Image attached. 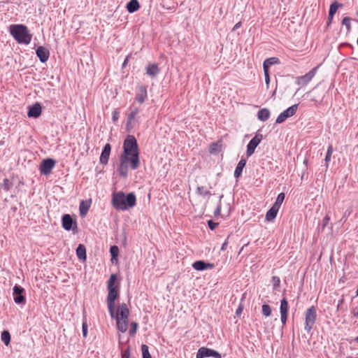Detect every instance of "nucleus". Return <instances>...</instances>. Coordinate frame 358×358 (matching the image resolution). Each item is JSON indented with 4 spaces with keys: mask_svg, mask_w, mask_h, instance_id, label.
I'll list each match as a JSON object with an SVG mask.
<instances>
[{
    "mask_svg": "<svg viewBox=\"0 0 358 358\" xmlns=\"http://www.w3.org/2000/svg\"><path fill=\"white\" fill-rule=\"evenodd\" d=\"M121 156H127L130 159L131 167L136 170L140 165L138 145L136 138L129 135L125 138L123 144V153Z\"/></svg>",
    "mask_w": 358,
    "mask_h": 358,
    "instance_id": "nucleus-1",
    "label": "nucleus"
},
{
    "mask_svg": "<svg viewBox=\"0 0 358 358\" xmlns=\"http://www.w3.org/2000/svg\"><path fill=\"white\" fill-rule=\"evenodd\" d=\"M112 205L117 210L125 211L134 207L136 197L134 192L125 194L123 192H114L112 194Z\"/></svg>",
    "mask_w": 358,
    "mask_h": 358,
    "instance_id": "nucleus-2",
    "label": "nucleus"
},
{
    "mask_svg": "<svg viewBox=\"0 0 358 358\" xmlns=\"http://www.w3.org/2000/svg\"><path fill=\"white\" fill-rule=\"evenodd\" d=\"M117 280V275L111 274L108 282H107V289L108 291V296H107V306L108 312L111 317H114L115 316V301L119 297V285H115V281Z\"/></svg>",
    "mask_w": 358,
    "mask_h": 358,
    "instance_id": "nucleus-3",
    "label": "nucleus"
},
{
    "mask_svg": "<svg viewBox=\"0 0 358 358\" xmlns=\"http://www.w3.org/2000/svg\"><path fill=\"white\" fill-rule=\"evenodd\" d=\"M9 31L14 39L20 44L28 45L31 41L32 36L29 33L27 26L24 24H11Z\"/></svg>",
    "mask_w": 358,
    "mask_h": 358,
    "instance_id": "nucleus-4",
    "label": "nucleus"
},
{
    "mask_svg": "<svg viewBox=\"0 0 358 358\" xmlns=\"http://www.w3.org/2000/svg\"><path fill=\"white\" fill-rule=\"evenodd\" d=\"M129 310L126 303L120 304L113 318L116 319L117 328L122 333L127 331L128 329Z\"/></svg>",
    "mask_w": 358,
    "mask_h": 358,
    "instance_id": "nucleus-5",
    "label": "nucleus"
},
{
    "mask_svg": "<svg viewBox=\"0 0 358 358\" xmlns=\"http://www.w3.org/2000/svg\"><path fill=\"white\" fill-rule=\"evenodd\" d=\"M317 318V312L314 306H311L307 309L305 313V326L304 329L307 332H310L315 323Z\"/></svg>",
    "mask_w": 358,
    "mask_h": 358,
    "instance_id": "nucleus-6",
    "label": "nucleus"
},
{
    "mask_svg": "<svg viewBox=\"0 0 358 358\" xmlns=\"http://www.w3.org/2000/svg\"><path fill=\"white\" fill-rule=\"evenodd\" d=\"M210 357L214 358H222V355L217 351L206 347L200 348L196 355V358H206Z\"/></svg>",
    "mask_w": 358,
    "mask_h": 358,
    "instance_id": "nucleus-7",
    "label": "nucleus"
},
{
    "mask_svg": "<svg viewBox=\"0 0 358 358\" xmlns=\"http://www.w3.org/2000/svg\"><path fill=\"white\" fill-rule=\"evenodd\" d=\"M298 106L299 104H294L282 111L276 118L275 123L281 124L284 122L288 117L293 116L297 110Z\"/></svg>",
    "mask_w": 358,
    "mask_h": 358,
    "instance_id": "nucleus-8",
    "label": "nucleus"
},
{
    "mask_svg": "<svg viewBox=\"0 0 358 358\" xmlns=\"http://www.w3.org/2000/svg\"><path fill=\"white\" fill-rule=\"evenodd\" d=\"M55 161L51 158H47L43 159L39 167V170L41 174L48 175L51 173L52 169L55 167Z\"/></svg>",
    "mask_w": 358,
    "mask_h": 358,
    "instance_id": "nucleus-9",
    "label": "nucleus"
},
{
    "mask_svg": "<svg viewBox=\"0 0 358 358\" xmlns=\"http://www.w3.org/2000/svg\"><path fill=\"white\" fill-rule=\"evenodd\" d=\"M262 140V134H256L255 137H253L247 145L246 155L248 157H250L254 152L256 148L260 143Z\"/></svg>",
    "mask_w": 358,
    "mask_h": 358,
    "instance_id": "nucleus-10",
    "label": "nucleus"
},
{
    "mask_svg": "<svg viewBox=\"0 0 358 358\" xmlns=\"http://www.w3.org/2000/svg\"><path fill=\"white\" fill-rule=\"evenodd\" d=\"M62 227L66 231H70L77 227L76 220L73 219L69 214H64L62 216Z\"/></svg>",
    "mask_w": 358,
    "mask_h": 358,
    "instance_id": "nucleus-11",
    "label": "nucleus"
},
{
    "mask_svg": "<svg viewBox=\"0 0 358 358\" xmlns=\"http://www.w3.org/2000/svg\"><path fill=\"white\" fill-rule=\"evenodd\" d=\"M24 292V289L20 285H15L13 287V297L14 301L17 304H24L25 303L26 299L23 293Z\"/></svg>",
    "mask_w": 358,
    "mask_h": 358,
    "instance_id": "nucleus-12",
    "label": "nucleus"
},
{
    "mask_svg": "<svg viewBox=\"0 0 358 358\" xmlns=\"http://www.w3.org/2000/svg\"><path fill=\"white\" fill-rule=\"evenodd\" d=\"M317 69V66L313 68L308 73L305 74L304 76H299L296 79V83L299 85H307L315 76L316 71Z\"/></svg>",
    "mask_w": 358,
    "mask_h": 358,
    "instance_id": "nucleus-13",
    "label": "nucleus"
},
{
    "mask_svg": "<svg viewBox=\"0 0 358 358\" xmlns=\"http://www.w3.org/2000/svg\"><path fill=\"white\" fill-rule=\"evenodd\" d=\"M130 162V159L127 158V156L120 157V163L118 167L120 175L123 177H126L128 174V166L127 164Z\"/></svg>",
    "mask_w": 358,
    "mask_h": 358,
    "instance_id": "nucleus-14",
    "label": "nucleus"
},
{
    "mask_svg": "<svg viewBox=\"0 0 358 358\" xmlns=\"http://www.w3.org/2000/svg\"><path fill=\"white\" fill-rule=\"evenodd\" d=\"M36 54L40 62L42 63L47 62L50 57L49 50L43 46L38 47L36 50Z\"/></svg>",
    "mask_w": 358,
    "mask_h": 358,
    "instance_id": "nucleus-15",
    "label": "nucleus"
},
{
    "mask_svg": "<svg viewBox=\"0 0 358 358\" xmlns=\"http://www.w3.org/2000/svg\"><path fill=\"white\" fill-rule=\"evenodd\" d=\"M310 93L312 94L311 101L321 103L324 96V90L317 87L313 88Z\"/></svg>",
    "mask_w": 358,
    "mask_h": 358,
    "instance_id": "nucleus-16",
    "label": "nucleus"
},
{
    "mask_svg": "<svg viewBox=\"0 0 358 358\" xmlns=\"http://www.w3.org/2000/svg\"><path fill=\"white\" fill-rule=\"evenodd\" d=\"M42 111L41 106L39 103H36L29 107L27 115L29 117L37 118L38 117Z\"/></svg>",
    "mask_w": 358,
    "mask_h": 358,
    "instance_id": "nucleus-17",
    "label": "nucleus"
},
{
    "mask_svg": "<svg viewBox=\"0 0 358 358\" xmlns=\"http://www.w3.org/2000/svg\"><path fill=\"white\" fill-rule=\"evenodd\" d=\"M192 267L196 271L212 269L215 267L213 264L205 262L202 260L196 261L193 263Z\"/></svg>",
    "mask_w": 358,
    "mask_h": 358,
    "instance_id": "nucleus-18",
    "label": "nucleus"
},
{
    "mask_svg": "<svg viewBox=\"0 0 358 358\" xmlns=\"http://www.w3.org/2000/svg\"><path fill=\"white\" fill-rule=\"evenodd\" d=\"M111 146L109 143H106L101 152L100 156V163L102 164H107L110 157Z\"/></svg>",
    "mask_w": 358,
    "mask_h": 358,
    "instance_id": "nucleus-19",
    "label": "nucleus"
},
{
    "mask_svg": "<svg viewBox=\"0 0 358 358\" xmlns=\"http://www.w3.org/2000/svg\"><path fill=\"white\" fill-rule=\"evenodd\" d=\"M139 111L140 110L138 107L132 106L131 108V112L128 115L127 121V129L128 131L133 128L131 122L135 119L136 116L138 114Z\"/></svg>",
    "mask_w": 358,
    "mask_h": 358,
    "instance_id": "nucleus-20",
    "label": "nucleus"
},
{
    "mask_svg": "<svg viewBox=\"0 0 358 358\" xmlns=\"http://www.w3.org/2000/svg\"><path fill=\"white\" fill-rule=\"evenodd\" d=\"M138 93L136 94V99L139 103H143L148 98L147 87L141 85L138 87Z\"/></svg>",
    "mask_w": 358,
    "mask_h": 358,
    "instance_id": "nucleus-21",
    "label": "nucleus"
},
{
    "mask_svg": "<svg viewBox=\"0 0 358 358\" xmlns=\"http://www.w3.org/2000/svg\"><path fill=\"white\" fill-rule=\"evenodd\" d=\"M159 73V69L156 64H149L146 67V73L151 78L156 77Z\"/></svg>",
    "mask_w": 358,
    "mask_h": 358,
    "instance_id": "nucleus-22",
    "label": "nucleus"
},
{
    "mask_svg": "<svg viewBox=\"0 0 358 358\" xmlns=\"http://www.w3.org/2000/svg\"><path fill=\"white\" fill-rule=\"evenodd\" d=\"M278 64H280V59L278 57H273L265 59L263 63L264 71H268L271 66Z\"/></svg>",
    "mask_w": 358,
    "mask_h": 358,
    "instance_id": "nucleus-23",
    "label": "nucleus"
},
{
    "mask_svg": "<svg viewBox=\"0 0 358 358\" xmlns=\"http://www.w3.org/2000/svg\"><path fill=\"white\" fill-rule=\"evenodd\" d=\"M246 164V160L243 158H242L239 162L238 163L236 169L234 171V177L236 178H238L241 175L243 170V168L245 166Z\"/></svg>",
    "mask_w": 358,
    "mask_h": 358,
    "instance_id": "nucleus-24",
    "label": "nucleus"
},
{
    "mask_svg": "<svg viewBox=\"0 0 358 358\" xmlns=\"http://www.w3.org/2000/svg\"><path fill=\"white\" fill-rule=\"evenodd\" d=\"M126 8L129 13H133L140 8V4L138 0H130L127 3Z\"/></svg>",
    "mask_w": 358,
    "mask_h": 358,
    "instance_id": "nucleus-25",
    "label": "nucleus"
},
{
    "mask_svg": "<svg viewBox=\"0 0 358 358\" xmlns=\"http://www.w3.org/2000/svg\"><path fill=\"white\" fill-rule=\"evenodd\" d=\"M76 255L78 258L81 261H85L87 259L86 256V248L83 244H79L76 249Z\"/></svg>",
    "mask_w": 358,
    "mask_h": 358,
    "instance_id": "nucleus-26",
    "label": "nucleus"
},
{
    "mask_svg": "<svg viewBox=\"0 0 358 358\" xmlns=\"http://www.w3.org/2000/svg\"><path fill=\"white\" fill-rule=\"evenodd\" d=\"M90 207V203L86 201H81L79 206V211L81 217H84L87 215Z\"/></svg>",
    "mask_w": 358,
    "mask_h": 358,
    "instance_id": "nucleus-27",
    "label": "nucleus"
},
{
    "mask_svg": "<svg viewBox=\"0 0 358 358\" xmlns=\"http://www.w3.org/2000/svg\"><path fill=\"white\" fill-rule=\"evenodd\" d=\"M279 210V208H278L275 206H272L266 213V220L267 221H272L274 220L277 215V213Z\"/></svg>",
    "mask_w": 358,
    "mask_h": 358,
    "instance_id": "nucleus-28",
    "label": "nucleus"
},
{
    "mask_svg": "<svg viewBox=\"0 0 358 358\" xmlns=\"http://www.w3.org/2000/svg\"><path fill=\"white\" fill-rule=\"evenodd\" d=\"M270 117V111L267 108H262L259 110L257 113V117L259 120L265 122Z\"/></svg>",
    "mask_w": 358,
    "mask_h": 358,
    "instance_id": "nucleus-29",
    "label": "nucleus"
},
{
    "mask_svg": "<svg viewBox=\"0 0 358 358\" xmlns=\"http://www.w3.org/2000/svg\"><path fill=\"white\" fill-rule=\"evenodd\" d=\"M289 309L288 301L285 298L280 301V314H287Z\"/></svg>",
    "mask_w": 358,
    "mask_h": 358,
    "instance_id": "nucleus-30",
    "label": "nucleus"
},
{
    "mask_svg": "<svg viewBox=\"0 0 358 358\" xmlns=\"http://www.w3.org/2000/svg\"><path fill=\"white\" fill-rule=\"evenodd\" d=\"M343 6V4L342 3H338V1H334L331 5H330V7H329V13L330 15H335V13H336L337 10L339 8H341Z\"/></svg>",
    "mask_w": 358,
    "mask_h": 358,
    "instance_id": "nucleus-31",
    "label": "nucleus"
},
{
    "mask_svg": "<svg viewBox=\"0 0 358 358\" xmlns=\"http://www.w3.org/2000/svg\"><path fill=\"white\" fill-rule=\"evenodd\" d=\"M1 339L3 343L8 345L10 342V334L8 331L4 330L1 332Z\"/></svg>",
    "mask_w": 358,
    "mask_h": 358,
    "instance_id": "nucleus-32",
    "label": "nucleus"
},
{
    "mask_svg": "<svg viewBox=\"0 0 358 358\" xmlns=\"http://www.w3.org/2000/svg\"><path fill=\"white\" fill-rule=\"evenodd\" d=\"M285 195L284 193H282V192L280 193L278 195L275 202L274 203V204L273 206H275L280 209V207L281 204L282 203V202L285 199Z\"/></svg>",
    "mask_w": 358,
    "mask_h": 358,
    "instance_id": "nucleus-33",
    "label": "nucleus"
},
{
    "mask_svg": "<svg viewBox=\"0 0 358 358\" xmlns=\"http://www.w3.org/2000/svg\"><path fill=\"white\" fill-rule=\"evenodd\" d=\"M196 193L199 194L200 196H210L211 195L210 192L208 190H206L204 187L203 186H199L196 188Z\"/></svg>",
    "mask_w": 358,
    "mask_h": 358,
    "instance_id": "nucleus-34",
    "label": "nucleus"
},
{
    "mask_svg": "<svg viewBox=\"0 0 358 358\" xmlns=\"http://www.w3.org/2000/svg\"><path fill=\"white\" fill-rule=\"evenodd\" d=\"M141 351H142L143 358H152V357L149 352L148 346L147 345L143 344L141 345Z\"/></svg>",
    "mask_w": 358,
    "mask_h": 358,
    "instance_id": "nucleus-35",
    "label": "nucleus"
},
{
    "mask_svg": "<svg viewBox=\"0 0 358 358\" xmlns=\"http://www.w3.org/2000/svg\"><path fill=\"white\" fill-rule=\"evenodd\" d=\"M110 252L111 255V260L116 259L119 252L118 247L116 245L111 246L110 248Z\"/></svg>",
    "mask_w": 358,
    "mask_h": 358,
    "instance_id": "nucleus-36",
    "label": "nucleus"
},
{
    "mask_svg": "<svg viewBox=\"0 0 358 358\" xmlns=\"http://www.w3.org/2000/svg\"><path fill=\"white\" fill-rule=\"evenodd\" d=\"M262 314L266 317H268L271 315V308L269 305L264 304L262 306Z\"/></svg>",
    "mask_w": 358,
    "mask_h": 358,
    "instance_id": "nucleus-37",
    "label": "nucleus"
},
{
    "mask_svg": "<svg viewBox=\"0 0 358 358\" xmlns=\"http://www.w3.org/2000/svg\"><path fill=\"white\" fill-rule=\"evenodd\" d=\"M138 327V324L137 322H131V328L129 329V335L130 336H134L136 334V333L137 331Z\"/></svg>",
    "mask_w": 358,
    "mask_h": 358,
    "instance_id": "nucleus-38",
    "label": "nucleus"
},
{
    "mask_svg": "<svg viewBox=\"0 0 358 358\" xmlns=\"http://www.w3.org/2000/svg\"><path fill=\"white\" fill-rule=\"evenodd\" d=\"M351 19L349 17H345L342 20V24L345 26L349 31L351 29Z\"/></svg>",
    "mask_w": 358,
    "mask_h": 358,
    "instance_id": "nucleus-39",
    "label": "nucleus"
},
{
    "mask_svg": "<svg viewBox=\"0 0 358 358\" xmlns=\"http://www.w3.org/2000/svg\"><path fill=\"white\" fill-rule=\"evenodd\" d=\"M332 152H333V148H332V146L330 145V146H329V148L327 149V154H326L325 159H324V160L327 163L330 162Z\"/></svg>",
    "mask_w": 358,
    "mask_h": 358,
    "instance_id": "nucleus-40",
    "label": "nucleus"
},
{
    "mask_svg": "<svg viewBox=\"0 0 358 358\" xmlns=\"http://www.w3.org/2000/svg\"><path fill=\"white\" fill-rule=\"evenodd\" d=\"M223 197V195H221L220 196V201H221V199ZM220 213H221V203L220 201H219V203L218 205L217 206V208H215V211H214V215L215 217H217L218 215H220Z\"/></svg>",
    "mask_w": 358,
    "mask_h": 358,
    "instance_id": "nucleus-41",
    "label": "nucleus"
},
{
    "mask_svg": "<svg viewBox=\"0 0 358 358\" xmlns=\"http://www.w3.org/2000/svg\"><path fill=\"white\" fill-rule=\"evenodd\" d=\"M274 288L278 287L280 285V278L278 276H273L271 280Z\"/></svg>",
    "mask_w": 358,
    "mask_h": 358,
    "instance_id": "nucleus-42",
    "label": "nucleus"
},
{
    "mask_svg": "<svg viewBox=\"0 0 358 358\" xmlns=\"http://www.w3.org/2000/svg\"><path fill=\"white\" fill-rule=\"evenodd\" d=\"M82 331L83 337L86 338L87 336V324L85 322L83 323Z\"/></svg>",
    "mask_w": 358,
    "mask_h": 358,
    "instance_id": "nucleus-43",
    "label": "nucleus"
},
{
    "mask_svg": "<svg viewBox=\"0 0 358 358\" xmlns=\"http://www.w3.org/2000/svg\"><path fill=\"white\" fill-rule=\"evenodd\" d=\"M264 77H265V83L267 86V88H268L269 83H270V76H269V71H264Z\"/></svg>",
    "mask_w": 358,
    "mask_h": 358,
    "instance_id": "nucleus-44",
    "label": "nucleus"
},
{
    "mask_svg": "<svg viewBox=\"0 0 358 358\" xmlns=\"http://www.w3.org/2000/svg\"><path fill=\"white\" fill-rule=\"evenodd\" d=\"M208 225L211 230H214L218 225V223L214 222L213 220H208Z\"/></svg>",
    "mask_w": 358,
    "mask_h": 358,
    "instance_id": "nucleus-45",
    "label": "nucleus"
},
{
    "mask_svg": "<svg viewBox=\"0 0 358 358\" xmlns=\"http://www.w3.org/2000/svg\"><path fill=\"white\" fill-rule=\"evenodd\" d=\"M119 114L120 113L117 110H115L113 112L112 120L114 122H115L118 120Z\"/></svg>",
    "mask_w": 358,
    "mask_h": 358,
    "instance_id": "nucleus-46",
    "label": "nucleus"
},
{
    "mask_svg": "<svg viewBox=\"0 0 358 358\" xmlns=\"http://www.w3.org/2000/svg\"><path fill=\"white\" fill-rule=\"evenodd\" d=\"M217 144L215 143H213L210 144V153H215L217 152Z\"/></svg>",
    "mask_w": 358,
    "mask_h": 358,
    "instance_id": "nucleus-47",
    "label": "nucleus"
},
{
    "mask_svg": "<svg viewBox=\"0 0 358 358\" xmlns=\"http://www.w3.org/2000/svg\"><path fill=\"white\" fill-rule=\"evenodd\" d=\"M329 220H330V217H329V216L326 215V216L324 217V219H323V220H322V228H323V229H324V227L328 224V223H329Z\"/></svg>",
    "mask_w": 358,
    "mask_h": 358,
    "instance_id": "nucleus-48",
    "label": "nucleus"
},
{
    "mask_svg": "<svg viewBox=\"0 0 358 358\" xmlns=\"http://www.w3.org/2000/svg\"><path fill=\"white\" fill-rule=\"evenodd\" d=\"M280 316L281 322L285 325L287 320V314H280Z\"/></svg>",
    "mask_w": 358,
    "mask_h": 358,
    "instance_id": "nucleus-49",
    "label": "nucleus"
},
{
    "mask_svg": "<svg viewBox=\"0 0 358 358\" xmlns=\"http://www.w3.org/2000/svg\"><path fill=\"white\" fill-rule=\"evenodd\" d=\"M121 358H130V352H129V350H125V351L122 354V357H121Z\"/></svg>",
    "mask_w": 358,
    "mask_h": 358,
    "instance_id": "nucleus-50",
    "label": "nucleus"
},
{
    "mask_svg": "<svg viewBox=\"0 0 358 358\" xmlns=\"http://www.w3.org/2000/svg\"><path fill=\"white\" fill-rule=\"evenodd\" d=\"M352 314L354 317H358V306L354 308L352 310Z\"/></svg>",
    "mask_w": 358,
    "mask_h": 358,
    "instance_id": "nucleus-51",
    "label": "nucleus"
},
{
    "mask_svg": "<svg viewBox=\"0 0 358 358\" xmlns=\"http://www.w3.org/2000/svg\"><path fill=\"white\" fill-rule=\"evenodd\" d=\"M242 25V23L241 22H238V23H236L234 27H233L232 29V31H236V29H239Z\"/></svg>",
    "mask_w": 358,
    "mask_h": 358,
    "instance_id": "nucleus-52",
    "label": "nucleus"
},
{
    "mask_svg": "<svg viewBox=\"0 0 358 358\" xmlns=\"http://www.w3.org/2000/svg\"><path fill=\"white\" fill-rule=\"evenodd\" d=\"M334 15H330L329 13V16H328V20H327V24H330L332 22V20H333V17H334Z\"/></svg>",
    "mask_w": 358,
    "mask_h": 358,
    "instance_id": "nucleus-53",
    "label": "nucleus"
},
{
    "mask_svg": "<svg viewBox=\"0 0 358 358\" xmlns=\"http://www.w3.org/2000/svg\"><path fill=\"white\" fill-rule=\"evenodd\" d=\"M334 15H330L329 13V16H328V20H327V24H330L332 22V20H333V17H334Z\"/></svg>",
    "mask_w": 358,
    "mask_h": 358,
    "instance_id": "nucleus-54",
    "label": "nucleus"
},
{
    "mask_svg": "<svg viewBox=\"0 0 358 358\" xmlns=\"http://www.w3.org/2000/svg\"><path fill=\"white\" fill-rule=\"evenodd\" d=\"M227 245H228V242L227 241H225L222 245L221 250H222V251L225 250L227 249Z\"/></svg>",
    "mask_w": 358,
    "mask_h": 358,
    "instance_id": "nucleus-55",
    "label": "nucleus"
},
{
    "mask_svg": "<svg viewBox=\"0 0 358 358\" xmlns=\"http://www.w3.org/2000/svg\"><path fill=\"white\" fill-rule=\"evenodd\" d=\"M242 311H243V308L240 306L237 308V310H236V315H240V314L242 313Z\"/></svg>",
    "mask_w": 358,
    "mask_h": 358,
    "instance_id": "nucleus-56",
    "label": "nucleus"
},
{
    "mask_svg": "<svg viewBox=\"0 0 358 358\" xmlns=\"http://www.w3.org/2000/svg\"><path fill=\"white\" fill-rule=\"evenodd\" d=\"M7 181H8V180H4L3 186H4L5 189H8V185H7V183H6Z\"/></svg>",
    "mask_w": 358,
    "mask_h": 358,
    "instance_id": "nucleus-57",
    "label": "nucleus"
},
{
    "mask_svg": "<svg viewBox=\"0 0 358 358\" xmlns=\"http://www.w3.org/2000/svg\"><path fill=\"white\" fill-rule=\"evenodd\" d=\"M127 58L125 59L124 63H123V66H124L126 64H127Z\"/></svg>",
    "mask_w": 358,
    "mask_h": 358,
    "instance_id": "nucleus-58",
    "label": "nucleus"
},
{
    "mask_svg": "<svg viewBox=\"0 0 358 358\" xmlns=\"http://www.w3.org/2000/svg\"><path fill=\"white\" fill-rule=\"evenodd\" d=\"M355 341H357L358 343V336H357L355 338Z\"/></svg>",
    "mask_w": 358,
    "mask_h": 358,
    "instance_id": "nucleus-59",
    "label": "nucleus"
},
{
    "mask_svg": "<svg viewBox=\"0 0 358 358\" xmlns=\"http://www.w3.org/2000/svg\"><path fill=\"white\" fill-rule=\"evenodd\" d=\"M357 15H358V10H357Z\"/></svg>",
    "mask_w": 358,
    "mask_h": 358,
    "instance_id": "nucleus-60",
    "label": "nucleus"
},
{
    "mask_svg": "<svg viewBox=\"0 0 358 358\" xmlns=\"http://www.w3.org/2000/svg\"><path fill=\"white\" fill-rule=\"evenodd\" d=\"M357 60H358V59H357Z\"/></svg>",
    "mask_w": 358,
    "mask_h": 358,
    "instance_id": "nucleus-61",
    "label": "nucleus"
}]
</instances>
